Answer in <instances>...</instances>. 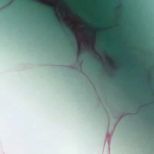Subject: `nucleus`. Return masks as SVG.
Here are the masks:
<instances>
[{"mask_svg":"<svg viewBox=\"0 0 154 154\" xmlns=\"http://www.w3.org/2000/svg\"><path fill=\"white\" fill-rule=\"evenodd\" d=\"M72 33L73 34H75V32H74V31H72Z\"/></svg>","mask_w":154,"mask_h":154,"instance_id":"obj_2","label":"nucleus"},{"mask_svg":"<svg viewBox=\"0 0 154 154\" xmlns=\"http://www.w3.org/2000/svg\"><path fill=\"white\" fill-rule=\"evenodd\" d=\"M57 20H58V21H59V18H57Z\"/></svg>","mask_w":154,"mask_h":154,"instance_id":"obj_4","label":"nucleus"},{"mask_svg":"<svg viewBox=\"0 0 154 154\" xmlns=\"http://www.w3.org/2000/svg\"><path fill=\"white\" fill-rule=\"evenodd\" d=\"M78 46L79 47V50L80 47V45L78 41Z\"/></svg>","mask_w":154,"mask_h":154,"instance_id":"obj_1","label":"nucleus"},{"mask_svg":"<svg viewBox=\"0 0 154 154\" xmlns=\"http://www.w3.org/2000/svg\"><path fill=\"white\" fill-rule=\"evenodd\" d=\"M74 10L75 12H76V11H77V12H78V11H77L76 9H74Z\"/></svg>","mask_w":154,"mask_h":154,"instance_id":"obj_3","label":"nucleus"},{"mask_svg":"<svg viewBox=\"0 0 154 154\" xmlns=\"http://www.w3.org/2000/svg\"><path fill=\"white\" fill-rule=\"evenodd\" d=\"M95 54H97V52H95Z\"/></svg>","mask_w":154,"mask_h":154,"instance_id":"obj_5","label":"nucleus"},{"mask_svg":"<svg viewBox=\"0 0 154 154\" xmlns=\"http://www.w3.org/2000/svg\"><path fill=\"white\" fill-rule=\"evenodd\" d=\"M76 39L77 40H78V39H77V38H76Z\"/></svg>","mask_w":154,"mask_h":154,"instance_id":"obj_6","label":"nucleus"}]
</instances>
